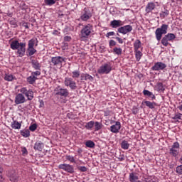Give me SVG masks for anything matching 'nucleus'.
<instances>
[{
  "instance_id": "nucleus-12",
  "label": "nucleus",
  "mask_w": 182,
  "mask_h": 182,
  "mask_svg": "<svg viewBox=\"0 0 182 182\" xmlns=\"http://www.w3.org/2000/svg\"><path fill=\"white\" fill-rule=\"evenodd\" d=\"M167 68V65L164 63L157 62L152 66L151 70L155 71L164 70Z\"/></svg>"
},
{
  "instance_id": "nucleus-18",
  "label": "nucleus",
  "mask_w": 182,
  "mask_h": 182,
  "mask_svg": "<svg viewBox=\"0 0 182 182\" xmlns=\"http://www.w3.org/2000/svg\"><path fill=\"white\" fill-rule=\"evenodd\" d=\"M129 180L130 182H137L139 180V176L136 173L132 172L129 173Z\"/></svg>"
},
{
  "instance_id": "nucleus-41",
  "label": "nucleus",
  "mask_w": 182,
  "mask_h": 182,
  "mask_svg": "<svg viewBox=\"0 0 182 182\" xmlns=\"http://www.w3.org/2000/svg\"><path fill=\"white\" fill-rule=\"evenodd\" d=\"M157 87H158L159 92H164L165 90L164 86H163V84L161 82H159L157 84Z\"/></svg>"
},
{
  "instance_id": "nucleus-27",
  "label": "nucleus",
  "mask_w": 182,
  "mask_h": 182,
  "mask_svg": "<svg viewBox=\"0 0 182 182\" xmlns=\"http://www.w3.org/2000/svg\"><path fill=\"white\" fill-rule=\"evenodd\" d=\"M121 147L124 150H129V147H130V144H129V142L127 141L124 140L121 143Z\"/></svg>"
},
{
  "instance_id": "nucleus-21",
  "label": "nucleus",
  "mask_w": 182,
  "mask_h": 182,
  "mask_svg": "<svg viewBox=\"0 0 182 182\" xmlns=\"http://www.w3.org/2000/svg\"><path fill=\"white\" fill-rule=\"evenodd\" d=\"M110 26L112 28H119L122 26V21L120 20H113L111 21Z\"/></svg>"
},
{
  "instance_id": "nucleus-38",
  "label": "nucleus",
  "mask_w": 182,
  "mask_h": 182,
  "mask_svg": "<svg viewBox=\"0 0 182 182\" xmlns=\"http://www.w3.org/2000/svg\"><path fill=\"white\" fill-rule=\"evenodd\" d=\"M113 52L115 55H122V50L120 48L115 47L113 49Z\"/></svg>"
},
{
  "instance_id": "nucleus-55",
  "label": "nucleus",
  "mask_w": 182,
  "mask_h": 182,
  "mask_svg": "<svg viewBox=\"0 0 182 182\" xmlns=\"http://www.w3.org/2000/svg\"><path fill=\"white\" fill-rule=\"evenodd\" d=\"M105 49H106V47H105L104 46H100V50L101 53H103V52H105Z\"/></svg>"
},
{
  "instance_id": "nucleus-25",
  "label": "nucleus",
  "mask_w": 182,
  "mask_h": 182,
  "mask_svg": "<svg viewBox=\"0 0 182 182\" xmlns=\"http://www.w3.org/2000/svg\"><path fill=\"white\" fill-rule=\"evenodd\" d=\"M178 153H180V149H175L173 148H171L169 149V154L173 157H177V156H178Z\"/></svg>"
},
{
  "instance_id": "nucleus-51",
  "label": "nucleus",
  "mask_w": 182,
  "mask_h": 182,
  "mask_svg": "<svg viewBox=\"0 0 182 182\" xmlns=\"http://www.w3.org/2000/svg\"><path fill=\"white\" fill-rule=\"evenodd\" d=\"M31 75L33 76H35L36 77V76H40L41 75V71H35V72H32Z\"/></svg>"
},
{
  "instance_id": "nucleus-3",
  "label": "nucleus",
  "mask_w": 182,
  "mask_h": 182,
  "mask_svg": "<svg viewBox=\"0 0 182 182\" xmlns=\"http://www.w3.org/2000/svg\"><path fill=\"white\" fill-rule=\"evenodd\" d=\"M92 32H93V26H92V24L85 26L80 31V40L85 41V39H87L89 36L92 35Z\"/></svg>"
},
{
  "instance_id": "nucleus-10",
  "label": "nucleus",
  "mask_w": 182,
  "mask_h": 182,
  "mask_svg": "<svg viewBox=\"0 0 182 182\" xmlns=\"http://www.w3.org/2000/svg\"><path fill=\"white\" fill-rule=\"evenodd\" d=\"M64 84L65 86H69L71 90H75V89L77 88V86H76V82H75L71 77H65Z\"/></svg>"
},
{
  "instance_id": "nucleus-20",
  "label": "nucleus",
  "mask_w": 182,
  "mask_h": 182,
  "mask_svg": "<svg viewBox=\"0 0 182 182\" xmlns=\"http://www.w3.org/2000/svg\"><path fill=\"white\" fill-rule=\"evenodd\" d=\"M143 95L144 96H146L147 97H151V100H156V95H154V94H153V92H151L147 90H144Z\"/></svg>"
},
{
  "instance_id": "nucleus-57",
  "label": "nucleus",
  "mask_w": 182,
  "mask_h": 182,
  "mask_svg": "<svg viewBox=\"0 0 182 182\" xmlns=\"http://www.w3.org/2000/svg\"><path fill=\"white\" fill-rule=\"evenodd\" d=\"M4 171V168H0V181L2 180V172Z\"/></svg>"
},
{
  "instance_id": "nucleus-6",
  "label": "nucleus",
  "mask_w": 182,
  "mask_h": 182,
  "mask_svg": "<svg viewBox=\"0 0 182 182\" xmlns=\"http://www.w3.org/2000/svg\"><path fill=\"white\" fill-rule=\"evenodd\" d=\"M112 72V64L110 63H105L98 69V73L100 75H108Z\"/></svg>"
},
{
  "instance_id": "nucleus-56",
  "label": "nucleus",
  "mask_w": 182,
  "mask_h": 182,
  "mask_svg": "<svg viewBox=\"0 0 182 182\" xmlns=\"http://www.w3.org/2000/svg\"><path fill=\"white\" fill-rule=\"evenodd\" d=\"M116 39L119 43H123V39H122L120 37H116Z\"/></svg>"
},
{
  "instance_id": "nucleus-29",
  "label": "nucleus",
  "mask_w": 182,
  "mask_h": 182,
  "mask_svg": "<svg viewBox=\"0 0 182 182\" xmlns=\"http://www.w3.org/2000/svg\"><path fill=\"white\" fill-rule=\"evenodd\" d=\"M140 46H141V41H140V40H136L134 43V50H139Z\"/></svg>"
},
{
  "instance_id": "nucleus-36",
  "label": "nucleus",
  "mask_w": 182,
  "mask_h": 182,
  "mask_svg": "<svg viewBox=\"0 0 182 182\" xmlns=\"http://www.w3.org/2000/svg\"><path fill=\"white\" fill-rule=\"evenodd\" d=\"M44 2L46 5H48V6H52V5H55V4H56L55 0H44Z\"/></svg>"
},
{
  "instance_id": "nucleus-8",
  "label": "nucleus",
  "mask_w": 182,
  "mask_h": 182,
  "mask_svg": "<svg viewBox=\"0 0 182 182\" xmlns=\"http://www.w3.org/2000/svg\"><path fill=\"white\" fill-rule=\"evenodd\" d=\"M66 58L62 56H55L51 58V63L53 66H60L62 68L63 62H65Z\"/></svg>"
},
{
  "instance_id": "nucleus-40",
  "label": "nucleus",
  "mask_w": 182,
  "mask_h": 182,
  "mask_svg": "<svg viewBox=\"0 0 182 182\" xmlns=\"http://www.w3.org/2000/svg\"><path fill=\"white\" fill-rule=\"evenodd\" d=\"M66 160H68V161H70V163H76V161H75V157L70 155H66L65 156Z\"/></svg>"
},
{
  "instance_id": "nucleus-13",
  "label": "nucleus",
  "mask_w": 182,
  "mask_h": 182,
  "mask_svg": "<svg viewBox=\"0 0 182 182\" xmlns=\"http://www.w3.org/2000/svg\"><path fill=\"white\" fill-rule=\"evenodd\" d=\"M131 31H133V27L130 25L124 26L118 28V32H119V33H122L123 35L129 33Z\"/></svg>"
},
{
  "instance_id": "nucleus-11",
  "label": "nucleus",
  "mask_w": 182,
  "mask_h": 182,
  "mask_svg": "<svg viewBox=\"0 0 182 182\" xmlns=\"http://www.w3.org/2000/svg\"><path fill=\"white\" fill-rule=\"evenodd\" d=\"M58 168L61 170H64V171H67V173H70V174L75 173V168L73 166L67 164H62L58 166Z\"/></svg>"
},
{
  "instance_id": "nucleus-49",
  "label": "nucleus",
  "mask_w": 182,
  "mask_h": 182,
  "mask_svg": "<svg viewBox=\"0 0 182 182\" xmlns=\"http://www.w3.org/2000/svg\"><path fill=\"white\" fill-rule=\"evenodd\" d=\"M176 173L178 174H182V165L178 166L176 167Z\"/></svg>"
},
{
  "instance_id": "nucleus-32",
  "label": "nucleus",
  "mask_w": 182,
  "mask_h": 182,
  "mask_svg": "<svg viewBox=\"0 0 182 182\" xmlns=\"http://www.w3.org/2000/svg\"><path fill=\"white\" fill-rule=\"evenodd\" d=\"M93 126H95V122L93 121H90L89 122H87L85 125V128L87 129V130H90L91 129L93 128Z\"/></svg>"
},
{
  "instance_id": "nucleus-62",
  "label": "nucleus",
  "mask_w": 182,
  "mask_h": 182,
  "mask_svg": "<svg viewBox=\"0 0 182 182\" xmlns=\"http://www.w3.org/2000/svg\"><path fill=\"white\" fill-rule=\"evenodd\" d=\"M42 105H43V102H41V105H40L41 107H42Z\"/></svg>"
},
{
  "instance_id": "nucleus-43",
  "label": "nucleus",
  "mask_w": 182,
  "mask_h": 182,
  "mask_svg": "<svg viewBox=\"0 0 182 182\" xmlns=\"http://www.w3.org/2000/svg\"><path fill=\"white\" fill-rule=\"evenodd\" d=\"M35 46V39H31L28 41V48H33Z\"/></svg>"
},
{
  "instance_id": "nucleus-34",
  "label": "nucleus",
  "mask_w": 182,
  "mask_h": 182,
  "mask_svg": "<svg viewBox=\"0 0 182 182\" xmlns=\"http://www.w3.org/2000/svg\"><path fill=\"white\" fill-rule=\"evenodd\" d=\"M72 77L73 79H77L78 77H80V72L79 70H75L73 73Z\"/></svg>"
},
{
  "instance_id": "nucleus-60",
  "label": "nucleus",
  "mask_w": 182,
  "mask_h": 182,
  "mask_svg": "<svg viewBox=\"0 0 182 182\" xmlns=\"http://www.w3.org/2000/svg\"><path fill=\"white\" fill-rule=\"evenodd\" d=\"M23 26L25 27L26 29H29V26H28V23H25L23 24Z\"/></svg>"
},
{
  "instance_id": "nucleus-53",
  "label": "nucleus",
  "mask_w": 182,
  "mask_h": 182,
  "mask_svg": "<svg viewBox=\"0 0 182 182\" xmlns=\"http://www.w3.org/2000/svg\"><path fill=\"white\" fill-rule=\"evenodd\" d=\"M109 46L110 48H112V46H116V41H114V40H110Z\"/></svg>"
},
{
  "instance_id": "nucleus-63",
  "label": "nucleus",
  "mask_w": 182,
  "mask_h": 182,
  "mask_svg": "<svg viewBox=\"0 0 182 182\" xmlns=\"http://www.w3.org/2000/svg\"><path fill=\"white\" fill-rule=\"evenodd\" d=\"M180 163L182 164V156L180 158Z\"/></svg>"
},
{
  "instance_id": "nucleus-24",
  "label": "nucleus",
  "mask_w": 182,
  "mask_h": 182,
  "mask_svg": "<svg viewBox=\"0 0 182 182\" xmlns=\"http://www.w3.org/2000/svg\"><path fill=\"white\" fill-rule=\"evenodd\" d=\"M37 80H38V77H35L32 74H31V75H30L29 77H27V82L30 85H33V83H35V82H36Z\"/></svg>"
},
{
  "instance_id": "nucleus-22",
  "label": "nucleus",
  "mask_w": 182,
  "mask_h": 182,
  "mask_svg": "<svg viewBox=\"0 0 182 182\" xmlns=\"http://www.w3.org/2000/svg\"><path fill=\"white\" fill-rule=\"evenodd\" d=\"M21 126H22V124H21L16 120H14V122H11L12 129H21Z\"/></svg>"
},
{
  "instance_id": "nucleus-45",
  "label": "nucleus",
  "mask_w": 182,
  "mask_h": 182,
  "mask_svg": "<svg viewBox=\"0 0 182 182\" xmlns=\"http://www.w3.org/2000/svg\"><path fill=\"white\" fill-rule=\"evenodd\" d=\"M77 169L82 173H86V171H87V168L86 166H78Z\"/></svg>"
},
{
  "instance_id": "nucleus-23",
  "label": "nucleus",
  "mask_w": 182,
  "mask_h": 182,
  "mask_svg": "<svg viewBox=\"0 0 182 182\" xmlns=\"http://www.w3.org/2000/svg\"><path fill=\"white\" fill-rule=\"evenodd\" d=\"M31 65L32 67L36 69V70H41V64H39V62H38L36 60H31Z\"/></svg>"
},
{
  "instance_id": "nucleus-33",
  "label": "nucleus",
  "mask_w": 182,
  "mask_h": 182,
  "mask_svg": "<svg viewBox=\"0 0 182 182\" xmlns=\"http://www.w3.org/2000/svg\"><path fill=\"white\" fill-rule=\"evenodd\" d=\"M14 79V75L11 74H6L4 77V80H6L7 82H12Z\"/></svg>"
},
{
  "instance_id": "nucleus-28",
  "label": "nucleus",
  "mask_w": 182,
  "mask_h": 182,
  "mask_svg": "<svg viewBox=\"0 0 182 182\" xmlns=\"http://www.w3.org/2000/svg\"><path fill=\"white\" fill-rule=\"evenodd\" d=\"M142 56H143V53L140 50H135V57L137 62L140 61Z\"/></svg>"
},
{
  "instance_id": "nucleus-5",
  "label": "nucleus",
  "mask_w": 182,
  "mask_h": 182,
  "mask_svg": "<svg viewBox=\"0 0 182 182\" xmlns=\"http://www.w3.org/2000/svg\"><path fill=\"white\" fill-rule=\"evenodd\" d=\"M174 39H176V36L174 33H168L162 38L161 43L163 45V46L167 47L168 45L171 46V44L168 42H173Z\"/></svg>"
},
{
  "instance_id": "nucleus-37",
  "label": "nucleus",
  "mask_w": 182,
  "mask_h": 182,
  "mask_svg": "<svg viewBox=\"0 0 182 182\" xmlns=\"http://www.w3.org/2000/svg\"><path fill=\"white\" fill-rule=\"evenodd\" d=\"M173 120H176V122H178V120L182 119V114H176L173 117Z\"/></svg>"
},
{
  "instance_id": "nucleus-42",
  "label": "nucleus",
  "mask_w": 182,
  "mask_h": 182,
  "mask_svg": "<svg viewBox=\"0 0 182 182\" xmlns=\"http://www.w3.org/2000/svg\"><path fill=\"white\" fill-rule=\"evenodd\" d=\"M171 149H175L176 150H180V144L178 142H174L171 146Z\"/></svg>"
},
{
  "instance_id": "nucleus-47",
  "label": "nucleus",
  "mask_w": 182,
  "mask_h": 182,
  "mask_svg": "<svg viewBox=\"0 0 182 182\" xmlns=\"http://www.w3.org/2000/svg\"><path fill=\"white\" fill-rule=\"evenodd\" d=\"M133 114H137L139 113V108L136 106H134L132 109Z\"/></svg>"
},
{
  "instance_id": "nucleus-15",
  "label": "nucleus",
  "mask_w": 182,
  "mask_h": 182,
  "mask_svg": "<svg viewBox=\"0 0 182 182\" xmlns=\"http://www.w3.org/2000/svg\"><path fill=\"white\" fill-rule=\"evenodd\" d=\"M120 129H122L120 122H116L115 124L110 127V132H112V133H119Z\"/></svg>"
},
{
  "instance_id": "nucleus-64",
  "label": "nucleus",
  "mask_w": 182,
  "mask_h": 182,
  "mask_svg": "<svg viewBox=\"0 0 182 182\" xmlns=\"http://www.w3.org/2000/svg\"><path fill=\"white\" fill-rule=\"evenodd\" d=\"M80 154V153H82V152H78Z\"/></svg>"
},
{
  "instance_id": "nucleus-16",
  "label": "nucleus",
  "mask_w": 182,
  "mask_h": 182,
  "mask_svg": "<svg viewBox=\"0 0 182 182\" xmlns=\"http://www.w3.org/2000/svg\"><path fill=\"white\" fill-rule=\"evenodd\" d=\"M43 147H45V144H43V142L38 141L34 144L33 149L34 150H37L38 151H42V150H43Z\"/></svg>"
},
{
  "instance_id": "nucleus-31",
  "label": "nucleus",
  "mask_w": 182,
  "mask_h": 182,
  "mask_svg": "<svg viewBox=\"0 0 182 182\" xmlns=\"http://www.w3.org/2000/svg\"><path fill=\"white\" fill-rule=\"evenodd\" d=\"M94 124L95 127V132H99V130H100V129L102 127V122H94Z\"/></svg>"
},
{
  "instance_id": "nucleus-1",
  "label": "nucleus",
  "mask_w": 182,
  "mask_h": 182,
  "mask_svg": "<svg viewBox=\"0 0 182 182\" xmlns=\"http://www.w3.org/2000/svg\"><path fill=\"white\" fill-rule=\"evenodd\" d=\"M19 92H21V93L17 94L15 97L14 103H16V105H22V103H25V102H26L25 96L27 97L28 100H32L33 99V91H32V90L22 87L19 90Z\"/></svg>"
},
{
  "instance_id": "nucleus-2",
  "label": "nucleus",
  "mask_w": 182,
  "mask_h": 182,
  "mask_svg": "<svg viewBox=\"0 0 182 182\" xmlns=\"http://www.w3.org/2000/svg\"><path fill=\"white\" fill-rule=\"evenodd\" d=\"M10 48L13 50H17L16 53L18 58H23L25 56L26 52V43H19L17 40L11 41Z\"/></svg>"
},
{
  "instance_id": "nucleus-14",
  "label": "nucleus",
  "mask_w": 182,
  "mask_h": 182,
  "mask_svg": "<svg viewBox=\"0 0 182 182\" xmlns=\"http://www.w3.org/2000/svg\"><path fill=\"white\" fill-rule=\"evenodd\" d=\"M8 177H9L10 181L16 182L18 181V174L15 171H9L7 173Z\"/></svg>"
},
{
  "instance_id": "nucleus-39",
  "label": "nucleus",
  "mask_w": 182,
  "mask_h": 182,
  "mask_svg": "<svg viewBox=\"0 0 182 182\" xmlns=\"http://www.w3.org/2000/svg\"><path fill=\"white\" fill-rule=\"evenodd\" d=\"M85 146L90 147V149H93V147H95V142H93V141H87L85 143Z\"/></svg>"
},
{
  "instance_id": "nucleus-58",
  "label": "nucleus",
  "mask_w": 182,
  "mask_h": 182,
  "mask_svg": "<svg viewBox=\"0 0 182 182\" xmlns=\"http://www.w3.org/2000/svg\"><path fill=\"white\" fill-rule=\"evenodd\" d=\"M21 151L23 154L28 153V150L25 147L22 149Z\"/></svg>"
},
{
  "instance_id": "nucleus-44",
  "label": "nucleus",
  "mask_w": 182,
  "mask_h": 182,
  "mask_svg": "<svg viewBox=\"0 0 182 182\" xmlns=\"http://www.w3.org/2000/svg\"><path fill=\"white\" fill-rule=\"evenodd\" d=\"M20 9H21L22 11H26V9H28V6L26 5V4L23 2L20 4Z\"/></svg>"
},
{
  "instance_id": "nucleus-46",
  "label": "nucleus",
  "mask_w": 182,
  "mask_h": 182,
  "mask_svg": "<svg viewBox=\"0 0 182 182\" xmlns=\"http://www.w3.org/2000/svg\"><path fill=\"white\" fill-rule=\"evenodd\" d=\"M37 127H38V125H36V124H33L29 127V130H31V132H35Z\"/></svg>"
},
{
  "instance_id": "nucleus-48",
  "label": "nucleus",
  "mask_w": 182,
  "mask_h": 182,
  "mask_svg": "<svg viewBox=\"0 0 182 182\" xmlns=\"http://www.w3.org/2000/svg\"><path fill=\"white\" fill-rule=\"evenodd\" d=\"M144 182H158V181L156 178H145Z\"/></svg>"
},
{
  "instance_id": "nucleus-19",
  "label": "nucleus",
  "mask_w": 182,
  "mask_h": 182,
  "mask_svg": "<svg viewBox=\"0 0 182 182\" xmlns=\"http://www.w3.org/2000/svg\"><path fill=\"white\" fill-rule=\"evenodd\" d=\"M80 80H90L92 82L93 80V77L87 73H82L80 75Z\"/></svg>"
},
{
  "instance_id": "nucleus-61",
  "label": "nucleus",
  "mask_w": 182,
  "mask_h": 182,
  "mask_svg": "<svg viewBox=\"0 0 182 182\" xmlns=\"http://www.w3.org/2000/svg\"><path fill=\"white\" fill-rule=\"evenodd\" d=\"M178 108L179 109V110H181V111H182V105H180Z\"/></svg>"
},
{
  "instance_id": "nucleus-4",
  "label": "nucleus",
  "mask_w": 182,
  "mask_h": 182,
  "mask_svg": "<svg viewBox=\"0 0 182 182\" xmlns=\"http://www.w3.org/2000/svg\"><path fill=\"white\" fill-rule=\"evenodd\" d=\"M168 29V25L162 24L160 28H156L155 31L156 41H161L163 35L167 33V30Z\"/></svg>"
},
{
  "instance_id": "nucleus-54",
  "label": "nucleus",
  "mask_w": 182,
  "mask_h": 182,
  "mask_svg": "<svg viewBox=\"0 0 182 182\" xmlns=\"http://www.w3.org/2000/svg\"><path fill=\"white\" fill-rule=\"evenodd\" d=\"M107 38H109V36H114V31H111L107 33L106 35Z\"/></svg>"
},
{
  "instance_id": "nucleus-59",
  "label": "nucleus",
  "mask_w": 182,
  "mask_h": 182,
  "mask_svg": "<svg viewBox=\"0 0 182 182\" xmlns=\"http://www.w3.org/2000/svg\"><path fill=\"white\" fill-rule=\"evenodd\" d=\"M118 159H119V161H123V160H124V156L119 157Z\"/></svg>"
},
{
  "instance_id": "nucleus-26",
  "label": "nucleus",
  "mask_w": 182,
  "mask_h": 182,
  "mask_svg": "<svg viewBox=\"0 0 182 182\" xmlns=\"http://www.w3.org/2000/svg\"><path fill=\"white\" fill-rule=\"evenodd\" d=\"M144 104L149 109H154V107H156V106H157V104L156 102H151L150 101H145Z\"/></svg>"
},
{
  "instance_id": "nucleus-52",
  "label": "nucleus",
  "mask_w": 182,
  "mask_h": 182,
  "mask_svg": "<svg viewBox=\"0 0 182 182\" xmlns=\"http://www.w3.org/2000/svg\"><path fill=\"white\" fill-rule=\"evenodd\" d=\"M162 14H164V16H168L170 11L167 9H165L164 11H162Z\"/></svg>"
},
{
  "instance_id": "nucleus-17",
  "label": "nucleus",
  "mask_w": 182,
  "mask_h": 182,
  "mask_svg": "<svg viewBox=\"0 0 182 182\" xmlns=\"http://www.w3.org/2000/svg\"><path fill=\"white\" fill-rule=\"evenodd\" d=\"M154 9H156V4L154 2H149L146 6L145 11L146 14H150V12L154 11Z\"/></svg>"
},
{
  "instance_id": "nucleus-35",
  "label": "nucleus",
  "mask_w": 182,
  "mask_h": 182,
  "mask_svg": "<svg viewBox=\"0 0 182 182\" xmlns=\"http://www.w3.org/2000/svg\"><path fill=\"white\" fill-rule=\"evenodd\" d=\"M27 50L28 52L29 56H32L33 55H35V53H36V50L34 49L33 47H31V48L28 47Z\"/></svg>"
},
{
  "instance_id": "nucleus-50",
  "label": "nucleus",
  "mask_w": 182,
  "mask_h": 182,
  "mask_svg": "<svg viewBox=\"0 0 182 182\" xmlns=\"http://www.w3.org/2000/svg\"><path fill=\"white\" fill-rule=\"evenodd\" d=\"M64 41H65V42H70L72 41V37H70L69 36H65L64 37Z\"/></svg>"
},
{
  "instance_id": "nucleus-9",
  "label": "nucleus",
  "mask_w": 182,
  "mask_h": 182,
  "mask_svg": "<svg viewBox=\"0 0 182 182\" xmlns=\"http://www.w3.org/2000/svg\"><path fill=\"white\" fill-rule=\"evenodd\" d=\"M90 18H92V12H90L89 9L85 8L80 16L81 21L86 22L87 21H89Z\"/></svg>"
},
{
  "instance_id": "nucleus-30",
  "label": "nucleus",
  "mask_w": 182,
  "mask_h": 182,
  "mask_svg": "<svg viewBox=\"0 0 182 182\" xmlns=\"http://www.w3.org/2000/svg\"><path fill=\"white\" fill-rule=\"evenodd\" d=\"M21 134L23 137H29L31 136V132H29V129H23L21 131Z\"/></svg>"
},
{
  "instance_id": "nucleus-7",
  "label": "nucleus",
  "mask_w": 182,
  "mask_h": 182,
  "mask_svg": "<svg viewBox=\"0 0 182 182\" xmlns=\"http://www.w3.org/2000/svg\"><path fill=\"white\" fill-rule=\"evenodd\" d=\"M56 96L62 97H68L69 96V90L66 88H60V86L57 87L55 90Z\"/></svg>"
}]
</instances>
